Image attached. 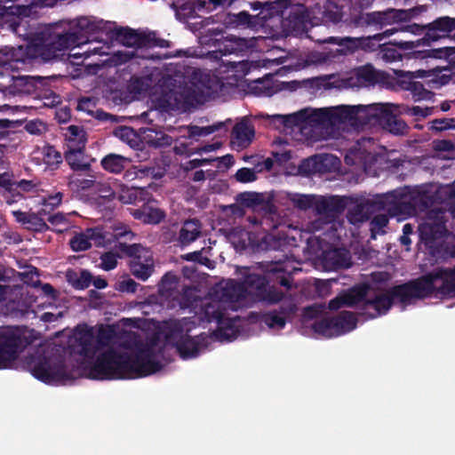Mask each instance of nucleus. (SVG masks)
Returning a JSON list of instances; mask_svg holds the SVG:
<instances>
[{"mask_svg": "<svg viewBox=\"0 0 455 455\" xmlns=\"http://www.w3.org/2000/svg\"><path fill=\"white\" fill-rule=\"evenodd\" d=\"M295 270L296 267L290 265L289 262H274L267 269V275L248 274L243 282L235 287L238 291L244 290L255 300L267 305L282 302L277 309L267 312L262 315V322L271 329H283L287 319L296 313L297 306L291 300L283 301L285 293L269 283L272 281L290 290L292 283L291 275Z\"/></svg>", "mask_w": 455, "mask_h": 455, "instance_id": "1", "label": "nucleus"}, {"mask_svg": "<svg viewBox=\"0 0 455 455\" xmlns=\"http://www.w3.org/2000/svg\"><path fill=\"white\" fill-rule=\"evenodd\" d=\"M161 368L153 348L148 345L139 347L134 353L108 348L96 357L88 377L99 380L135 379L156 373Z\"/></svg>", "mask_w": 455, "mask_h": 455, "instance_id": "2", "label": "nucleus"}, {"mask_svg": "<svg viewBox=\"0 0 455 455\" xmlns=\"http://www.w3.org/2000/svg\"><path fill=\"white\" fill-rule=\"evenodd\" d=\"M427 297V274L388 289H375L368 285L367 297L361 306L360 315L374 319L387 314L393 304L398 303L403 308Z\"/></svg>", "mask_w": 455, "mask_h": 455, "instance_id": "3", "label": "nucleus"}, {"mask_svg": "<svg viewBox=\"0 0 455 455\" xmlns=\"http://www.w3.org/2000/svg\"><path fill=\"white\" fill-rule=\"evenodd\" d=\"M106 25L102 20L89 17L77 18L68 22L61 32H55L49 40L37 46L36 52L44 62L61 60L66 50L89 43V34Z\"/></svg>", "mask_w": 455, "mask_h": 455, "instance_id": "4", "label": "nucleus"}, {"mask_svg": "<svg viewBox=\"0 0 455 455\" xmlns=\"http://www.w3.org/2000/svg\"><path fill=\"white\" fill-rule=\"evenodd\" d=\"M380 204L391 217L405 219L419 212H427V191L399 188L386 193Z\"/></svg>", "mask_w": 455, "mask_h": 455, "instance_id": "5", "label": "nucleus"}, {"mask_svg": "<svg viewBox=\"0 0 455 455\" xmlns=\"http://www.w3.org/2000/svg\"><path fill=\"white\" fill-rule=\"evenodd\" d=\"M274 4L282 19V26L289 32L302 33L314 22L311 9L305 0H275Z\"/></svg>", "mask_w": 455, "mask_h": 455, "instance_id": "6", "label": "nucleus"}, {"mask_svg": "<svg viewBox=\"0 0 455 455\" xmlns=\"http://www.w3.org/2000/svg\"><path fill=\"white\" fill-rule=\"evenodd\" d=\"M28 367L31 374L46 384L70 379L67 372L65 361L61 356L37 355L29 359Z\"/></svg>", "mask_w": 455, "mask_h": 455, "instance_id": "7", "label": "nucleus"}, {"mask_svg": "<svg viewBox=\"0 0 455 455\" xmlns=\"http://www.w3.org/2000/svg\"><path fill=\"white\" fill-rule=\"evenodd\" d=\"M120 251L130 257V270L132 275L141 281H146L155 271L153 251L140 243L127 244L118 242Z\"/></svg>", "mask_w": 455, "mask_h": 455, "instance_id": "8", "label": "nucleus"}, {"mask_svg": "<svg viewBox=\"0 0 455 455\" xmlns=\"http://www.w3.org/2000/svg\"><path fill=\"white\" fill-rule=\"evenodd\" d=\"M393 103H374L366 105L369 125H379L383 130L394 134L403 135L408 132L407 124L394 114Z\"/></svg>", "mask_w": 455, "mask_h": 455, "instance_id": "9", "label": "nucleus"}, {"mask_svg": "<svg viewBox=\"0 0 455 455\" xmlns=\"http://www.w3.org/2000/svg\"><path fill=\"white\" fill-rule=\"evenodd\" d=\"M162 100L173 110H188L204 100V92L195 84L184 86H173L164 92Z\"/></svg>", "mask_w": 455, "mask_h": 455, "instance_id": "10", "label": "nucleus"}, {"mask_svg": "<svg viewBox=\"0 0 455 455\" xmlns=\"http://www.w3.org/2000/svg\"><path fill=\"white\" fill-rule=\"evenodd\" d=\"M91 19L94 20V18ZM95 20H97L95 19ZM101 20L108 24V26L106 25L104 28H100L96 31L90 33V41L97 40L100 35L106 34L108 38L116 40L127 47L142 48L148 46L150 43V34L138 33L130 28H116L114 22Z\"/></svg>", "mask_w": 455, "mask_h": 455, "instance_id": "11", "label": "nucleus"}, {"mask_svg": "<svg viewBox=\"0 0 455 455\" xmlns=\"http://www.w3.org/2000/svg\"><path fill=\"white\" fill-rule=\"evenodd\" d=\"M357 318L350 311H341L339 315L315 321L313 329L316 333L331 338L339 336L356 327Z\"/></svg>", "mask_w": 455, "mask_h": 455, "instance_id": "12", "label": "nucleus"}, {"mask_svg": "<svg viewBox=\"0 0 455 455\" xmlns=\"http://www.w3.org/2000/svg\"><path fill=\"white\" fill-rule=\"evenodd\" d=\"M22 345L20 333L10 327L0 328V369H5L16 360Z\"/></svg>", "mask_w": 455, "mask_h": 455, "instance_id": "13", "label": "nucleus"}, {"mask_svg": "<svg viewBox=\"0 0 455 455\" xmlns=\"http://www.w3.org/2000/svg\"><path fill=\"white\" fill-rule=\"evenodd\" d=\"M428 298L435 291L441 297L455 296V267L437 268L428 272Z\"/></svg>", "mask_w": 455, "mask_h": 455, "instance_id": "14", "label": "nucleus"}, {"mask_svg": "<svg viewBox=\"0 0 455 455\" xmlns=\"http://www.w3.org/2000/svg\"><path fill=\"white\" fill-rule=\"evenodd\" d=\"M347 205V199L338 196H321L315 202V210L318 215L324 216L331 222L341 214Z\"/></svg>", "mask_w": 455, "mask_h": 455, "instance_id": "15", "label": "nucleus"}, {"mask_svg": "<svg viewBox=\"0 0 455 455\" xmlns=\"http://www.w3.org/2000/svg\"><path fill=\"white\" fill-rule=\"evenodd\" d=\"M313 25L320 23H338L341 20L339 5L332 0H317L311 6Z\"/></svg>", "mask_w": 455, "mask_h": 455, "instance_id": "16", "label": "nucleus"}, {"mask_svg": "<svg viewBox=\"0 0 455 455\" xmlns=\"http://www.w3.org/2000/svg\"><path fill=\"white\" fill-rule=\"evenodd\" d=\"M398 76V84L405 91L411 92L412 98L415 101L424 100L427 98V90L422 83L415 81L416 77H424L427 76V70L420 69L417 72H395Z\"/></svg>", "mask_w": 455, "mask_h": 455, "instance_id": "17", "label": "nucleus"}, {"mask_svg": "<svg viewBox=\"0 0 455 455\" xmlns=\"http://www.w3.org/2000/svg\"><path fill=\"white\" fill-rule=\"evenodd\" d=\"M76 343L79 347L78 354L87 359H93L99 351L95 335L92 327L78 326L76 333Z\"/></svg>", "mask_w": 455, "mask_h": 455, "instance_id": "18", "label": "nucleus"}, {"mask_svg": "<svg viewBox=\"0 0 455 455\" xmlns=\"http://www.w3.org/2000/svg\"><path fill=\"white\" fill-rule=\"evenodd\" d=\"M208 344V336L205 333L192 337H185L183 340L178 341L175 347L182 359H190L199 355L202 347H206Z\"/></svg>", "mask_w": 455, "mask_h": 455, "instance_id": "19", "label": "nucleus"}, {"mask_svg": "<svg viewBox=\"0 0 455 455\" xmlns=\"http://www.w3.org/2000/svg\"><path fill=\"white\" fill-rule=\"evenodd\" d=\"M255 137L254 126L246 120L235 124L231 132V144L233 148L242 150L248 148Z\"/></svg>", "mask_w": 455, "mask_h": 455, "instance_id": "20", "label": "nucleus"}, {"mask_svg": "<svg viewBox=\"0 0 455 455\" xmlns=\"http://www.w3.org/2000/svg\"><path fill=\"white\" fill-rule=\"evenodd\" d=\"M12 214L16 221L28 230L42 233L49 229V226L45 223L46 209H41L37 213L13 211Z\"/></svg>", "mask_w": 455, "mask_h": 455, "instance_id": "21", "label": "nucleus"}, {"mask_svg": "<svg viewBox=\"0 0 455 455\" xmlns=\"http://www.w3.org/2000/svg\"><path fill=\"white\" fill-rule=\"evenodd\" d=\"M453 30H455V18L443 16L428 22V44L439 39L450 38Z\"/></svg>", "mask_w": 455, "mask_h": 455, "instance_id": "22", "label": "nucleus"}, {"mask_svg": "<svg viewBox=\"0 0 455 455\" xmlns=\"http://www.w3.org/2000/svg\"><path fill=\"white\" fill-rule=\"evenodd\" d=\"M408 19V13L403 10H387L386 12H368L363 17L367 25H379L380 27L392 22L403 21Z\"/></svg>", "mask_w": 455, "mask_h": 455, "instance_id": "23", "label": "nucleus"}, {"mask_svg": "<svg viewBox=\"0 0 455 455\" xmlns=\"http://www.w3.org/2000/svg\"><path fill=\"white\" fill-rule=\"evenodd\" d=\"M305 128L310 126L315 130H333L331 108H319L311 113L305 110Z\"/></svg>", "mask_w": 455, "mask_h": 455, "instance_id": "24", "label": "nucleus"}, {"mask_svg": "<svg viewBox=\"0 0 455 455\" xmlns=\"http://www.w3.org/2000/svg\"><path fill=\"white\" fill-rule=\"evenodd\" d=\"M194 323L188 317L171 320L166 326V339L175 347L178 341L189 335Z\"/></svg>", "mask_w": 455, "mask_h": 455, "instance_id": "25", "label": "nucleus"}, {"mask_svg": "<svg viewBox=\"0 0 455 455\" xmlns=\"http://www.w3.org/2000/svg\"><path fill=\"white\" fill-rule=\"evenodd\" d=\"M9 2L10 5L4 6L6 14L17 17H28L34 7L49 5L47 0H7L6 4Z\"/></svg>", "mask_w": 455, "mask_h": 455, "instance_id": "26", "label": "nucleus"}, {"mask_svg": "<svg viewBox=\"0 0 455 455\" xmlns=\"http://www.w3.org/2000/svg\"><path fill=\"white\" fill-rule=\"evenodd\" d=\"M202 234V224L196 219H189L183 222L177 238L181 247H186L197 240Z\"/></svg>", "mask_w": 455, "mask_h": 455, "instance_id": "27", "label": "nucleus"}, {"mask_svg": "<svg viewBox=\"0 0 455 455\" xmlns=\"http://www.w3.org/2000/svg\"><path fill=\"white\" fill-rule=\"evenodd\" d=\"M323 261L331 269L348 268L351 266V257L348 251L336 248L323 252Z\"/></svg>", "mask_w": 455, "mask_h": 455, "instance_id": "28", "label": "nucleus"}, {"mask_svg": "<svg viewBox=\"0 0 455 455\" xmlns=\"http://www.w3.org/2000/svg\"><path fill=\"white\" fill-rule=\"evenodd\" d=\"M228 237L235 247L242 251L254 249L259 245L254 234L242 227L232 228L228 232Z\"/></svg>", "mask_w": 455, "mask_h": 455, "instance_id": "29", "label": "nucleus"}, {"mask_svg": "<svg viewBox=\"0 0 455 455\" xmlns=\"http://www.w3.org/2000/svg\"><path fill=\"white\" fill-rule=\"evenodd\" d=\"M36 87V77L30 76H21L14 72L9 96H17L23 94H31Z\"/></svg>", "mask_w": 455, "mask_h": 455, "instance_id": "30", "label": "nucleus"}, {"mask_svg": "<svg viewBox=\"0 0 455 455\" xmlns=\"http://www.w3.org/2000/svg\"><path fill=\"white\" fill-rule=\"evenodd\" d=\"M132 159L116 153L106 155L100 161L102 169L112 174H120L130 166Z\"/></svg>", "mask_w": 455, "mask_h": 455, "instance_id": "31", "label": "nucleus"}, {"mask_svg": "<svg viewBox=\"0 0 455 455\" xmlns=\"http://www.w3.org/2000/svg\"><path fill=\"white\" fill-rule=\"evenodd\" d=\"M68 149L64 154V158L70 168L75 171L86 172L91 169V164L84 161V148L68 145Z\"/></svg>", "mask_w": 455, "mask_h": 455, "instance_id": "32", "label": "nucleus"}, {"mask_svg": "<svg viewBox=\"0 0 455 455\" xmlns=\"http://www.w3.org/2000/svg\"><path fill=\"white\" fill-rule=\"evenodd\" d=\"M309 166L308 172L312 173H327L331 172L337 158L332 155H316L307 160Z\"/></svg>", "mask_w": 455, "mask_h": 455, "instance_id": "33", "label": "nucleus"}, {"mask_svg": "<svg viewBox=\"0 0 455 455\" xmlns=\"http://www.w3.org/2000/svg\"><path fill=\"white\" fill-rule=\"evenodd\" d=\"M334 128L339 124L349 123L355 125L356 108L355 106L341 105L331 108Z\"/></svg>", "mask_w": 455, "mask_h": 455, "instance_id": "34", "label": "nucleus"}, {"mask_svg": "<svg viewBox=\"0 0 455 455\" xmlns=\"http://www.w3.org/2000/svg\"><path fill=\"white\" fill-rule=\"evenodd\" d=\"M68 283L76 290H84L90 286L92 281V275L87 269L79 272L68 269L66 273Z\"/></svg>", "mask_w": 455, "mask_h": 455, "instance_id": "35", "label": "nucleus"}, {"mask_svg": "<svg viewBox=\"0 0 455 455\" xmlns=\"http://www.w3.org/2000/svg\"><path fill=\"white\" fill-rule=\"evenodd\" d=\"M439 245L434 247L428 251L433 257L442 258L443 259L455 257V235H449Z\"/></svg>", "mask_w": 455, "mask_h": 455, "instance_id": "36", "label": "nucleus"}, {"mask_svg": "<svg viewBox=\"0 0 455 455\" xmlns=\"http://www.w3.org/2000/svg\"><path fill=\"white\" fill-rule=\"evenodd\" d=\"M368 284H363L358 287L351 289L348 292L344 293L343 297L345 304L347 307L356 306L361 311V306L364 303L365 297H367Z\"/></svg>", "mask_w": 455, "mask_h": 455, "instance_id": "37", "label": "nucleus"}, {"mask_svg": "<svg viewBox=\"0 0 455 455\" xmlns=\"http://www.w3.org/2000/svg\"><path fill=\"white\" fill-rule=\"evenodd\" d=\"M0 188L5 190V199L9 204L22 197L20 192L14 194L15 181L12 180V175L8 172L0 174Z\"/></svg>", "mask_w": 455, "mask_h": 455, "instance_id": "38", "label": "nucleus"}, {"mask_svg": "<svg viewBox=\"0 0 455 455\" xmlns=\"http://www.w3.org/2000/svg\"><path fill=\"white\" fill-rule=\"evenodd\" d=\"M443 71L449 72L450 69L447 68H440V67H428V85L433 88H437L442 85H445L449 84L451 81V76L447 74H442Z\"/></svg>", "mask_w": 455, "mask_h": 455, "instance_id": "39", "label": "nucleus"}, {"mask_svg": "<svg viewBox=\"0 0 455 455\" xmlns=\"http://www.w3.org/2000/svg\"><path fill=\"white\" fill-rule=\"evenodd\" d=\"M371 37H342L336 39L338 44L342 47L341 52H354L359 48H365L366 42H368Z\"/></svg>", "mask_w": 455, "mask_h": 455, "instance_id": "40", "label": "nucleus"}, {"mask_svg": "<svg viewBox=\"0 0 455 455\" xmlns=\"http://www.w3.org/2000/svg\"><path fill=\"white\" fill-rule=\"evenodd\" d=\"M66 136L68 140V145L73 147L85 148L87 141L86 133L84 130L77 125H69L67 128Z\"/></svg>", "mask_w": 455, "mask_h": 455, "instance_id": "41", "label": "nucleus"}, {"mask_svg": "<svg viewBox=\"0 0 455 455\" xmlns=\"http://www.w3.org/2000/svg\"><path fill=\"white\" fill-rule=\"evenodd\" d=\"M43 160L44 163L51 170H55L62 163L63 157L60 151H58L53 146H45L43 148Z\"/></svg>", "mask_w": 455, "mask_h": 455, "instance_id": "42", "label": "nucleus"}, {"mask_svg": "<svg viewBox=\"0 0 455 455\" xmlns=\"http://www.w3.org/2000/svg\"><path fill=\"white\" fill-rule=\"evenodd\" d=\"M204 315L207 318L208 322H216L219 324V331L221 335H226L224 333V320H225V313L223 310L220 308V306L217 307L213 304H208L205 306Z\"/></svg>", "mask_w": 455, "mask_h": 455, "instance_id": "43", "label": "nucleus"}, {"mask_svg": "<svg viewBox=\"0 0 455 455\" xmlns=\"http://www.w3.org/2000/svg\"><path fill=\"white\" fill-rule=\"evenodd\" d=\"M448 235H450V233L444 222H438L435 224L428 223V251L435 247L433 243L435 240L446 237Z\"/></svg>", "mask_w": 455, "mask_h": 455, "instance_id": "44", "label": "nucleus"}, {"mask_svg": "<svg viewBox=\"0 0 455 455\" xmlns=\"http://www.w3.org/2000/svg\"><path fill=\"white\" fill-rule=\"evenodd\" d=\"M305 110H300L297 113L282 116H276V118L280 119L282 124L286 128L292 129L294 126L299 127V129H305V119H304Z\"/></svg>", "mask_w": 455, "mask_h": 455, "instance_id": "45", "label": "nucleus"}, {"mask_svg": "<svg viewBox=\"0 0 455 455\" xmlns=\"http://www.w3.org/2000/svg\"><path fill=\"white\" fill-rule=\"evenodd\" d=\"M6 64L7 60L0 61V92L5 96L9 93L14 75V72L9 70V68L6 67Z\"/></svg>", "mask_w": 455, "mask_h": 455, "instance_id": "46", "label": "nucleus"}, {"mask_svg": "<svg viewBox=\"0 0 455 455\" xmlns=\"http://www.w3.org/2000/svg\"><path fill=\"white\" fill-rule=\"evenodd\" d=\"M355 75L358 80L372 84L379 82L380 76V74L378 71H376L375 68L371 64H367L358 68L356 69Z\"/></svg>", "mask_w": 455, "mask_h": 455, "instance_id": "47", "label": "nucleus"}, {"mask_svg": "<svg viewBox=\"0 0 455 455\" xmlns=\"http://www.w3.org/2000/svg\"><path fill=\"white\" fill-rule=\"evenodd\" d=\"M115 329L111 325H101L95 337L98 350L108 346L115 337Z\"/></svg>", "mask_w": 455, "mask_h": 455, "instance_id": "48", "label": "nucleus"}, {"mask_svg": "<svg viewBox=\"0 0 455 455\" xmlns=\"http://www.w3.org/2000/svg\"><path fill=\"white\" fill-rule=\"evenodd\" d=\"M236 201L246 207H255L264 203V196L260 193L243 192L237 195Z\"/></svg>", "mask_w": 455, "mask_h": 455, "instance_id": "49", "label": "nucleus"}, {"mask_svg": "<svg viewBox=\"0 0 455 455\" xmlns=\"http://www.w3.org/2000/svg\"><path fill=\"white\" fill-rule=\"evenodd\" d=\"M224 126L223 123L214 124L212 125L200 127L197 125H191L188 127V137L189 138H196V137H205L208 136Z\"/></svg>", "mask_w": 455, "mask_h": 455, "instance_id": "50", "label": "nucleus"}, {"mask_svg": "<svg viewBox=\"0 0 455 455\" xmlns=\"http://www.w3.org/2000/svg\"><path fill=\"white\" fill-rule=\"evenodd\" d=\"M395 107H394V114H395L397 116L398 115L405 114L414 117H426L427 116V108H422L419 106H412L410 107L408 105L404 104H395Z\"/></svg>", "mask_w": 455, "mask_h": 455, "instance_id": "51", "label": "nucleus"}, {"mask_svg": "<svg viewBox=\"0 0 455 455\" xmlns=\"http://www.w3.org/2000/svg\"><path fill=\"white\" fill-rule=\"evenodd\" d=\"M69 245L74 251H84L92 247V243L84 231L73 236L69 241Z\"/></svg>", "mask_w": 455, "mask_h": 455, "instance_id": "52", "label": "nucleus"}, {"mask_svg": "<svg viewBox=\"0 0 455 455\" xmlns=\"http://www.w3.org/2000/svg\"><path fill=\"white\" fill-rule=\"evenodd\" d=\"M388 224V218L385 214H377L370 222L371 238L376 239L378 234L384 233L382 229Z\"/></svg>", "mask_w": 455, "mask_h": 455, "instance_id": "53", "label": "nucleus"}, {"mask_svg": "<svg viewBox=\"0 0 455 455\" xmlns=\"http://www.w3.org/2000/svg\"><path fill=\"white\" fill-rule=\"evenodd\" d=\"M90 242L97 247L104 246L107 243L106 234L104 229L100 227L87 228L85 230Z\"/></svg>", "mask_w": 455, "mask_h": 455, "instance_id": "54", "label": "nucleus"}, {"mask_svg": "<svg viewBox=\"0 0 455 455\" xmlns=\"http://www.w3.org/2000/svg\"><path fill=\"white\" fill-rule=\"evenodd\" d=\"M430 124V129L435 132L455 129V118H436L432 120Z\"/></svg>", "mask_w": 455, "mask_h": 455, "instance_id": "55", "label": "nucleus"}, {"mask_svg": "<svg viewBox=\"0 0 455 455\" xmlns=\"http://www.w3.org/2000/svg\"><path fill=\"white\" fill-rule=\"evenodd\" d=\"M235 178L240 183H249L257 180V174L253 169L243 167L236 171Z\"/></svg>", "mask_w": 455, "mask_h": 455, "instance_id": "56", "label": "nucleus"}, {"mask_svg": "<svg viewBox=\"0 0 455 455\" xmlns=\"http://www.w3.org/2000/svg\"><path fill=\"white\" fill-rule=\"evenodd\" d=\"M455 53V47L443 46L439 48L428 49V58L433 59H444L447 60L449 57Z\"/></svg>", "mask_w": 455, "mask_h": 455, "instance_id": "57", "label": "nucleus"}, {"mask_svg": "<svg viewBox=\"0 0 455 455\" xmlns=\"http://www.w3.org/2000/svg\"><path fill=\"white\" fill-rule=\"evenodd\" d=\"M165 217V214L163 211L156 208H146V218L144 219V223L147 224H158L160 223Z\"/></svg>", "mask_w": 455, "mask_h": 455, "instance_id": "58", "label": "nucleus"}, {"mask_svg": "<svg viewBox=\"0 0 455 455\" xmlns=\"http://www.w3.org/2000/svg\"><path fill=\"white\" fill-rule=\"evenodd\" d=\"M251 16L247 11H242L236 14L229 15L228 22L235 27L245 26L251 23Z\"/></svg>", "mask_w": 455, "mask_h": 455, "instance_id": "59", "label": "nucleus"}, {"mask_svg": "<svg viewBox=\"0 0 455 455\" xmlns=\"http://www.w3.org/2000/svg\"><path fill=\"white\" fill-rule=\"evenodd\" d=\"M100 267L106 271L114 269L117 266L116 255L111 251L105 252L100 256Z\"/></svg>", "mask_w": 455, "mask_h": 455, "instance_id": "60", "label": "nucleus"}, {"mask_svg": "<svg viewBox=\"0 0 455 455\" xmlns=\"http://www.w3.org/2000/svg\"><path fill=\"white\" fill-rule=\"evenodd\" d=\"M316 199L313 196L299 195L293 199L294 204L300 210L315 209V202Z\"/></svg>", "mask_w": 455, "mask_h": 455, "instance_id": "61", "label": "nucleus"}, {"mask_svg": "<svg viewBox=\"0 0 455 455\" xmlns=\"http://www.w3.org/2000/svg\"><path fill=\"white\" fill-rule=\"evenodd\" d=\"M135 237V234L127 226L116 227L114 229V238L117 241L124 239L125 241H132Z\"/></svg>", "mask_w": 455, "mask_h": 455, "instance_id": "62", "label": "nucleus"}, {"mask_svg": "<svg viewBox=\"0 0 455 455\" xmlns=\"http://www.w3.org/2000/svg\"><path fill=\"white\" fill-rule=\"evenodd\" d=\"M39 183L31 180H21L20 181H15V188H14V194L17 192H20L18 189L24 191V192H32L36 191Z\"/></svg>", "mask_w": 455, "mask_h": 455, "instance_id": "63", "label": "nucleus"}, {"mask_svg": "<svg viewBox=\"0 0 455 455\" xmlns=\"http://www.w3.org/2000/svg\"><path fill=\"white\" fill-rule=\"evenodd\" d=\"M356 108V116H355V125L356 126H366L369 125L370 119L367 116V108L366 105H357Z\"/></svg>", "mask_w": 455, "mask_h": 455, "instance_id": "64", "label": "nucleus"}]
</instances>
